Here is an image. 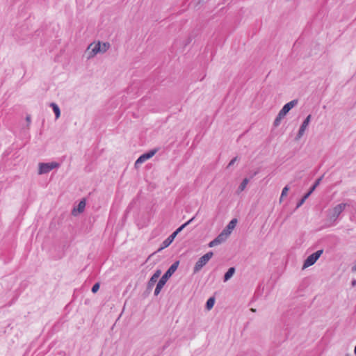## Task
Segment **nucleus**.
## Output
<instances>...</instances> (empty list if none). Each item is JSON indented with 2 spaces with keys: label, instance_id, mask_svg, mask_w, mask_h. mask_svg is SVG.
Returning <instances> with one entry per match:
<instances>
[{
  "label": "nucleus",
  "instance_id": "obj_1",
  "mask_svg": "<svg viewBox=\"0 0 356 356\" xmlns=\"http://www.w3.org/2000/svg\"><path fill=\"white\" fill-rule=\"evenodd\" d=\"M179 264V261H177L174 262L168 270L165 273V274L161 277V278L158 282L156 289L154 290V295L158 296L161 291L163 286L167 282L168 280L173 275V273L177 270Z\"/></svg>",
  "mask_w": 356,
  "mask_h": 356
},
{
  "label": "nucleus",
  "instance_id": "obj_2",
  "mask_svg": "<svg viewBox=\"0 0 356 356\" xmlns=\"http://www.w3.org/2000/svg\"><path fill=\"white\" fill-rule=\"evenodd\" d=\"M347 204L341 203L335 207L329 209L327 211V221L329 222V226L335 225V222L340 216V214L345 210Z\"/></svg>",
  "mask_w": 356,
  "mask_h": 356
},
{
  "label": "nucleus",
  "instance_id": "obj_3",
  "mask_svg": "<svg viewBox=\"0 0 356 356\" xmlns=\"http://www.w3.org/2000/svg\"><path fill=\"white\" fill-rule=\"evenodd\" d=\"M298 99H293L286 104L280 111L277 116L274 120L273 125L277 127L280 125L281 120L289 112V111L298 104Z\"/></svg>",
  "mask_w": 356,
  "mask_h": 356
},
{
  "label": "nucleus",
  "instance_id": "obj_4",
  "mask_svg": "<svg viewBox=\"0 0 356 356\" xmlns=\"http://www.w3.org/2000/svg\"><path fill=\"white\" fill-rule=\"evenodd\" d=\"M213 253L212 252H208L203 256H202L195 263L193 268V273H198L212 258Z\"/></svg>",
  "mask_w": 356,
  "mask_h": 356
},
{
  "label": "nucleus",
  "instance_id": "obj_5",
  "mask_svg": "<svg viewBox=\"0 0 356 356\" xmlns=\"http://www.w3.org/2000/svg\"><path fill=\"white\" fill-rule=\"evenodd\" d=\"M60 164L57 162L39 163L38 174L43 175L49 172L54 168H58Z\"/></svg>",
  "mask_w": 356,
  "mask_h": 356
},
{
  "label": "nucleus",
  "instance_id": "obj_6",
  "mask_svg": "<svg viewBox=\"0 0 356 356\" xmlns=\"http://www.w3.org/2000/svg\"><path fill=\"white\" fill-rule=\"evenodd\" d=\"M323 250H319L309 255L305 261L302 268H308L316 263L318 259L323 254Z\"/></svg>",
  "mask_w": 356,
  "mask_h": 356
},
{
  "label": "nucleus",
  "instance_id": "obj_7",
  "mask_svg": "<svg viewBox=\"0 0 356 356\" xmlns=\"http://www.w3.org/2000/svg\"><path fill=\"white\" fill-rule=\"evenodd\" d=\"M87 50L88 51V59H90L93 58L98 53H100V42L99 41L97 43H91L88 47Z\"/></svg>",
  "mask_w": 356,
  "mask_h": 356
},
{
  "label": "nucleus",
  "instance_id": "obj_8",
  "mask_svg": "<svg viewBox=\"0 0 356 356\" xmlns=\"http://www.w3.org/2000/svg\"><path fill=\"white\" fill-rule=\"evenodd\" d=\"M228 236L229 235L225 232L222 231V232L215 239H213L209 243V246L210 248H212L216 245H218L225 242Z\"/></svg>",
  "mask_w": 356,
  "mask_h": 356
},
{
  "label": "nucleus",
  "instance_id": "obj_9",
  "mask_svg": "<svg viewBox=\"0 0 356 356\" xmlns=\"http://www.w3.org/2000/svg\"><path fill=\"white\" fill-rule=\"evenodd\" d=\"M312 118V115H309L304 120L302 124L300 125V127L299 129V131L298 132V134L296 137V140H299L305 134V131L307 127L309 126V124Z\"/></svg>",
  "mask_w": 356,
  "mask_h": 356
},
{
  "label": "nucleus",
  "instance_id": "obj_10",
  "mask_svg": "<svg viewBox=\"0 0 356 356\" xmlns=\"http://www.w3.org/2000/svg\"><path fill=\"white\" fill-rule=\"evenodd\" d=\"M157 150L156 149H152L149 151L148 152H146L143 154H142L136 161L135 165L137 166L139 164H141L144 163L145 161L149 159L152 158L156 153Z\"/></svg>",
  "mask_w": 356,
  "mask_h": 356
},
{
  "label": "nucleus",
  "instance_id": "obj_11",
  "mask_svg": "<svg viewBox=\"0 0 356 356\" xmlns=\"http://www.w3.org/2000/svg\"><path fill=\"white\" fill-rule=\"evenodd\" d=\"M175 237L176 236L173 233L171 235H170L165 240L163 241L161 246L158 250L161 251L163 249L168 247L172 243Z\"/></svg>",
  "mask_w": 356,
  "mask_h": 356
},
{
  "label": "nucleus",
  "instance_id": "obj_12",
  "mask_svg": "<svg viewBox=\"0 0 356 356\" xmlns=\"http://www.w3.org/2000/svg\"><path fill=\"white\" fill-rule=\"evenodd\" d=\"M237 222V220L236 218L232 219L229 224L227 225L226 228L224 229L222 231L225 232L228 235H229L232 232V231L236 227Z\"/></svg>",
  "mask_w": 356,
  "mask_h": 356
},
{
  "label": "nucleus",
  "instance_id": "obj_13",
  "mask_svg": "<svg viewBox=\"0 0 356 356\" xmlns=\"http://www.w3.org/2000/svg\"><path fill=\"white\" fill-rule=\"evenodd\" d=\"M234 273H235V268H234V267L229 268L224 275V282L228 281L234 275Z\"/></svg>",
  "mask_w": 356,
  "mask_h": 356
},
{
  "label": "nucleus",
  "instance_id": "obj_14",
  "mask_svg": "<svg viewBox=\"0 0 356 356\" xmlns=\"http://www.w3.org/2000/svg\"><path fill=\"white\" fill-rule=\"evenodd\" d=\"M313 193V191H312V189L310 188V190L302 197V199L298 202V203L296 205V208H299L300 207H301L304 202H305V200L309 197V195Z\"/></svg>",
  "mask_w": 356,
  "mask_h": 356
},
{
  "label": "nucleus",
  "instance_id": "obj_15",
  "mask_svg": "<svg viewBox=\"0 0 356 356\" xmlns=\"http://www.w3.org/2000/svg\"><path fill=\"white\" fill-rule=\"evenodd\" d=\"M50 106L55 113L56 118L58 119L60 115V111L58 106L56 103H51Z\"/></svg>",
  "mask_w": 356,
  "mask_h": 356
},
{
  "label": "nucleus",
  "instance_id": "obj_16",
  "mask_svg": "<svg viewBox=\"0 0 356 356\" xmlns=\"http://www.w3.org/2000/svg\"><path fill=\"white\" fill-rule=\"evenodd\" d=\"M195 217H193L191 219H190L189 220H188L186 222H185L184 224H183L182 225H181L178 229H177L174 232L173 234H175V236H177V235L184 228L186 227L188 225H189L193 220H194Z\"/></svg>",
  "mask_w": 356,
  "mask_h": 356
},
{
  "label": "nucleus",
  "instance_id": "obj_17",
  "mask_svg": "<svg viewBox=\"0 0 356 356\" xmlns=\"http://www.w3.org/2000/svg\"><path fill=\"white\" fill-rule=\"evenodd\" d=\"M248 182H249V179H248V178L243 179V180L242 181V182L241 183L240 186L238 188V193H241V192L245 190V188H246Z\"/></svg>",
  "mask_w": 356,
  "mask_h": 356
},
{
  "label": "nucleus",
  "instance_id": "obj_18",
  "mask_svg": "<svg viewBox=\"0 0 356 356\" xmlns=\"http://www.w3.org/2000/svg\"><path fill=\"white\" fill-rule=\"evenodd\" d=\"M111 45L109 42H100V53H105L110 48Z\"/></svg>",
  "mask_w": 356,
  "mask_h": 356
},
{
  "label": "nucleus",
  "instance_id": "obj_19",
  "mask_svg": "<svg viewBox=\"0 0 356 356\" xmlns=\"http://www.w3.org/2000/svg\"><path fill=\"white\" fill-rule=\"evenodd\" d=\"M214 302L215 298L213 297L209 298L206 304L207 309L209 310L211 309L213 307Z\"/></svg>",
  "mask_w": 356,
  "mask_h": 356
},
{
  "label": "nucleus",
  "instance_id": "obj_20",
  "mask_svg": "<svg viewBox=\"0 0 356 356\" xmlns=\"http://www.w3.org/2000/svg\"><path fill=\"white\" fill-rule=\"evenodd\" d=\"M289 190V187L288 186H286L285 187H284V188L282 189V193H281V196H280V202H282V199L287 195V193Z\"/></svg>",
  "mask_w": 356,
  "mask_h": 356
},
{
  "label": "nucleus",
  "instance_id": "obj_21",
  "mask_svg": "<svg viewBox=\"0 0 356 356\" xmlns=\"http://www.w3.org/2000/svg\"><path fill=\"white\" fill-rule=\"evenodd\" d=\"M85 207H86V202L85 200H81L79 204H78V207H77V211L79 213H81L83 211L84 209H85Z\"/></svg>",
  "mask_w": 356,
  "mask_h": 356
},
{
  "label": "nucleus",
  "instance_id": "obj_22",
  "mask_svg": "<svg viewBox=\"0 0 356 356\" xmlns=\"http://www.w3.org/2000/svg\"><path fill=\"white\" fill-rule=\"evenodd\" d=\"M156 282H157L156 280L151 277L147 283V289H149V290L152 289Z\"/></svg>",
  "mask_w": 356,
  "mask_h": 356
},
{
  "label": "nucleus",
  "instance_id": "obj_23",
  "mask_svg": "<svg viewBox=\"0 0 356 356\" xmlns=\"http://www.w3.org/2000/svg\"><path fill=\"white\" fill-rule=\"evenodd\" d=\"M323 179V177H319L316 181H315L314 184L311 188L312 191H314L315 188L319 185L320 182Z\"/></svg>",
  "mask_w": 356,
  "mask_h": 356
},
{
  "label": "nucleus",
  "instance_id": "obj_24",
  "mask_svg": "<svg viewBox=\"0 0 356 356\" xmlns=\"http://www.w3.org/2000/svg\"><path fill=\"white\" fill-rule=\"evenodd\" d=\"M161 274V270H159V269L156 270L151 277L158 280V279L160 277Z\"/></svg>",
  "mask_w": 356,
  "mask_h": 356
},
{
  "label": "nucleus",
  "instance_id": "obj_25",
  "mask_svg": "<svg viewBox=\"0 0 356 356\" xmlns=\"http://www.w3.org/2000/svg\"><path fill=\"white\" fill-rule=\"evenodd\" d=\"M161 274V270H159V269L156 270L151 277L158 280V279L160 277Z\"/></svg>",
  "mask_w": 356,
  "mask_h": 356
},
{
  "label": "nucleus",
  "instance_id": "obj_26",
  "mask_svg": "<svg viewBox=\"0 0 356 356\" xmlns=\"http://www.w3.org/2000/svg\"><path fill=\"white\" fill-rule=\"evenodd\" d=\"M99 283H95L92 286L91 291H92V293H96L99 290Z\"/></svg>",
  "mask_w": 356,
  "mask_h": 356
},
{
  "label": "nucleus",
  "instance_id": "obj_27",
  "mask_svg": "<svg viewBox=\"0 0 356 356\" xmlns=\"http://www.w3.org/2000/svg\"><path fill=\"white\" fill-rule=\"evenodd\" d=\"M237 159H238V157H237V156H236V157L233 158V159L230 161V162L229 163L227 168H229V167H230V166L233 165L234 164V163L237 161Z\"/></svg>",
  "mask_w": 356,
  "mask_h": 356
},
{
  "label": "nucleus",
  "instance_id": "obj_28",
  "mask_svg": "<svg viewBox=\"0 0 356 356\" xmlns=\"http://www.w3.org/2000/svg\"><path fill=\"white\" fill-rule=\"evenodd\" d=\"M351 284L353 286H356V280H353L351 282Z\"/></svg>",
  "mask_w": 356,
  "mask_h": 356
},
{
  "label": "nucleus",
  "instance_id": "obj_29",
  "mask_svg": "<svg viewBox=\"0 0 356 356\" xmlns=\"http://www.w3.org/2000/svg\"><path fill=\"white\" fill-rule=\"evenodd\" d=\"M26 119L27 122H30V121H31V117L30 116H27Z\"/></svg>",
  "mask_w": 356,
  "mask_h": 356
},
{
  "label": "nucleus",
  "instance_id": "obj_30",
  "mask_svg": "<svg viewBox=\"0 0 356 356\" xmlns=\"http://www.w3.org/2000/svg\"><path fill=\"white\" fill-rule=\"evenodd\" d=\"M354 353L356 355V345H355V349H354Z\"/></svg>",
  "mask_w": 356,
  "mask_h": 356
},
{
  "label": "nucleus",
  "instance_id": "obj_31",
  "mask_svg": "<svg viewBox=\"0 0 356 356\" xmlns=\"http://www.w3.org/2000/svg\"><path fill=\"white\" fill-rule=\"evenodd\" d=\"M346 356H350V355L348 354V355H346Z\"/></svg>",
  "mask_w": 356,
  "mask_h": 356
}]
</instances>
